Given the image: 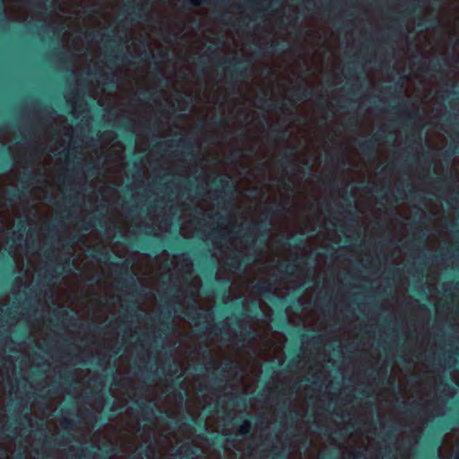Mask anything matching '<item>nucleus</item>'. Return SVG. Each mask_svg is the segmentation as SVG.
Masks as SVG:
<instances>
[{
  "mask_svg": "<svg viewBox=\"0 0 459 459\" xmlns=\"http://www.w3.org/2000/svg\"><path fill=\"white\" fill-rule=\"evenodd\" d=\"M126 9L121 13L120 16L117 21V28L108 26L104 30H89L80 33L77 39L81 41H84L88 45L98 46L103 52L102 57H211L208 55H169V53H160L154 55L152 53H146L144 56L141 55H114V53L120 50L123 45L126 42L127 32L129 28L134 23L140 21H145L149 17V6L147 2L134 3L129 1L125 4ZM0 57H100V56L91 55H65L56 54L54 56L50 55H0ZM212 57H254L253 56L246 55H233V56H222L216 54ZM257 57H267L266 56L261 55Z\"/></svg>",
  "mask_w": 459,
  "mask_h": 459,
  "instance_id": "obj_1",
  "label": "nucleus"
},
{
  "mask_svg": "<svg viewBox=\"0 0 459 459\" xmlns=\"http://www.w3.org/2000/svg\"><path fill=\"white\" fill-rule=\"evenodd\" d=\"M36 30L30 31V39H25L28 43H34L41 48H51L59 44L64 35L65 27L61 25L33 24Z\"/></svg>",
  "mask_w": 459,
  "mask_h": 459,
  "instance_id": "obj_2",
  "label": "nucleus"
},
{
  "mask_svg": "<svg viewBox=\"0 0 459 459\" xmlns=\"http://www.w3.org/2000/svg\"><path fill=\"white\" fill-rule=\"evenodd\" d=\"M246 7L253 12L250 17V22L244 23L238 21L237 23H232V27H236L237 30L243 31V27L247 26L251 29L256 28L260 23L264 22L266 20L265 12L271 5H264L262 2L256 0H245Z\"/></svg>",
  "mask_w": 459,
  "mask_h": 459,
  "instance_id": "obj_3",
  "label": "nucleus"
},
{
  "mask_svg": "<svg viewBox=\"0 0 459 459\" xmlns=\"http://www.w3.org/2000/svg\"><path fill=\"white\" fill-rule=\"evenodd\" d=\"M293 57H316V56H294ZM317 57H336V56H318ZM342 57H364V56H363L345 55ZM368 57H378V56H369ZM386 57H400V56L394 54L391 56H387ZM410 57H452V58H455V57H459V56H455L454 54L447 55V56H445L442 54L434 55V56L413 55V56H411Z\"/></svg>",
  "mask_w": 459,
  "mask_h": 459,
  "instance_id": "obj_4",
  "label": "nucleus"
},
{
  "mask_svg": "<svg viewBox=\"0 0 459 459\" xmlns=\"http://www.w3.org/2000/svg\"><path fill=\"white\" fill-rule=\"evenodd\" d=\"M417 25L420 30L434 29L439 26V21L437 17H432L429 19L420 18V22H418Z\"/></svg>",
  "mask_w": 459,
  "mask_h": 459,
  "instance_id": "obj_5",
  "label": "nucleus"
},
{
  "mask_svg": "<svg viewBox=\"0 0 459 459\" xmlns=\"http://www.w3.org/2000/svg\"><path fill=\"white\" fill-rule=\"evenodd\" d=\"M30 4L35 9L45 7L46 10H50L54 7V2L49 0H31Z\"/></svg>",
  "mask_w": 459,
  "mask_h": 459,
  "instance_id": "obj_6",
  "label": "nucleus"
},
{
  "mask_svg": "<svg viewBox=\"0 0 459 459\" xmlns=\"http://www.w3.org/2000/svg\"><path fill=\"white\" fill-rule=\"evenodd\" d=\"M394 24L389 26L388 30L390 34L397 35L401 32V30L403 28L400 18L396 17L393 19Z\"/></svg>",
  "mask_w": 459,
  "mask_h": 459,
  "instance_id": "obj_7",
  "label": "nucleus"
},
{
  "mask_svg": "<svg viewBox=\"0 0 459 459\" xmlns=\"http://www.w3.org/2000/svg\"><path fill=\"white\" fill-rule=\"evenodd\" d=\"M282 23H283L285 26H287V27H289V28H290V29H292V30H297V29H299V28L300 27V25H301V23H300L299 19V17H298V16H294V17H288V18H287V22L282 21Z\"/></svg>",
  "mask_w": 459,
  "mask_h": 459,
  "instance_id": "obj_8",
  "label": "nucleus"
},
{
  "mask_svg": "<svg viewBox=\"0 0 459 459\" xmlns=\"http://www.w3.org/2000/svg\"><path fill=\"white\" fill-rule=\"evenodd\" d=\"M207 0H184L182 2V8L184 9H190L193 7L200 6L201 4L206 3Z\"/></svg>",
  "mask_w": 459,
  "mask_h": 459,
  "instance_id": "obj_9",
  "label": "nucleus"
},
{
  "mask_svg": "<svg viewBox=\"0 0 459 459\" xmlns=\"http://www.w3.org/2000/svg\"><path fill=\"white\" fill-rule=\"evenodd\" d=\"M7 23V18L5 15V7L4 0H0V27L4 26Z\"/></svg>",
  "mask_w": 459,
  "mask_h": 459,
  "instance_id": "obj_10",
  "label": "nucleus"
},
{
  "mask_svg": "<svg viewBox=\"0 0 459 459\" xmlns=\"http://www.w3.org/2000/svg\"><path fill=\"white\" fill-rule=\"evenodd\" d=\"M217 20L224 25H230V18L227 13H218Z\"/></svg>",
  "mask_w": 459,
  "mask_h": 459,
  "instance_id": "obj_11",
  "label": "nucleus"
},
{
  "mask_svg": "<svg viewBox=\"0 0 459 459\" xmlns=\"http://www.w3.org/2000/svg\"><path fill=\"white\" fill-rule=\"evenodd\" d=\"M251 424L249 421L246 420L244 421L240 427H239V433L240 434H247L250 429Z\"/></svg>",
  "mask_w": 459,
  "mask_h": 459,
  "instance_id": "obj_12",
  "label": "nucleus"
},
{
  "mask_svg": "<svg viewBox=\"0 0 459 459\" xmlns=\"http://www.w3.org/2000/svg\"><path fill=\"white\" fill-rule=\"evenodd\" d=\"M179 259L184 264V270L186 272H190L191 269H192V266H193L192 262L188 258H186V257H181Z\"/></svg>",
  "mask_w": 459,
  "mask_h": 459,
  "instance_id": "obj_13",
  "label": "nucleus"
},
{
  "mask_svg": "<svg viewBox=\"0 0 459 459\" xmlns=\"http://www.w3.org/2000/svg\"><path fill=\"white\" fill-rule=\"evenodd\" d=\"M181 234L185 237H191L194 235L193 231H187L186 223H184L181 227Z\"/></svg>",
  "mask_w": 459,
  "mask_h": 459,
  "instance_id": "obj_14",
  "label": "nucleus"
},
{
  "mask_svg": "<svg viewBox=\"0 0 459 459\" xmlns=\"http://www.w3.org/2000/svg\"><path fill=\"white\" fill-rule=\"evenodd\" d=\"M5 305L0 303V320H3L4 318V310Z\"/></svg>",
  "mask_w": 459,
  "mask_h": 459,
  "instance_id": "obj_15",
  "label": "nucleus"
},
{
  "mask_svg": "<svg viewBox=\"0 0 459 459\" xmlns=\"http://www.w3.org/2000/svg\"><path fill=\"white\" fill-rule=\"evenodd\" d=\"M228 2H229V0H222V1H221L220 3H221V4H226V3H228Z\"/></svg>",
  "mask_w": 459,
  "mask_h": 459,
  "instance_id": "obj_16",
  "label": "nucleus"
},
{
  "mask_svg": "<svg viewBox=\"0 0 459 459\" xmlns=\"http://www.w3.org/2000/svg\"><path fill=\"white\" fill-rule=\"evenodd\" d=\"M27 31H28V30H27V26H26V27H24L23 33L27 32Z\"/></svg>",
  "mask_w": 459,
  "mask_h": 459,
  "instance_id": "obj_17",
  "label": "nucleus"
},
{
  "mask_svg": "<svg viewBox=\"0 0 459 459\" xmlns=\"http://www.w3.org/2000/svg\"><path fill=\"white\" fill-rule=\"evenodd\" d=\"M196 25L199 27L201 25L200 22H197Z\"/></svg>",
  "mask_w": 459,
  "mask_h": 459,
  "instance_id": "obj_18",
  "label": "nucleus"
}]
</instances>
